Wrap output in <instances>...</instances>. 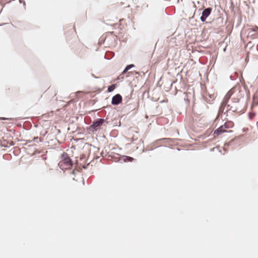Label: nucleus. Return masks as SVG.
Segmentation results:
<instances>
[{"label":"nucleus","instance_id":"obj_1","mask_svg":"<svg viewBox=\"0 0 258 258\" xmlns=\"http://www.w3.org/2000/svg\"><path fill=\"white\" fill-rule=\"evenodd\" d=\"M234 126V123L231 121H227L224 124L221 125L219 127L216 129L213 133L214 138H217L219 136L225 133L231 132L228 129L231 128Z\"/></svg>","mask_w":258,"mask_h":258},{"label":"nucleus","instance_id":"obj_2","mask_svg":"<svg viewBox=\"0 0 258 258\" xmlns=\"http://www.w3.org/2000/svg\"><path fill=\"white\" fill-rule=\"evenodd\" d=\"M73 165L70 157L66 153L62 154L61 160L58 163V166L62 170L70 169Z\"/></svg>","mask_w":258,"mask_h":258},{"label":"nucleus","instance_id":"obj_3","mask_svg":"<svg viewBox=\"0 0 258 258\" xmlns=\"http://www.w3.org/2000/svg\"><path fill=\"white\" fill-rule=\"evenodd\" d=\"M104 119H98L97 120L93 122L91 127L96 131L100 128V126L104 123Z\"/></svg>","mask_w":258,"mask_h":258},{"label":"nucleus","instance_id":"obj_4","mask_svg":"<svg viewBox=\"0 0 258 258\" xmlns=\"http://www.w3.org/2000/svg\"><path fill=\"white\" fill-rule=\"evenodd\" d=\"M231 94L230 93V92H228L226 94V95H225V96L224 97V98L223 99L222 102L221 103V105L220 106L221 110H222V109L223 110L224 109V107L226 106L229 99H230V98L231 97Z\"/></svg>","mask_w":258,"mask_h":258},{"label":"nucleus","instance_id":"obj_5","mask_svg":"<svg viewBox=\"0 0 258 258\" xmlns=\"http://www.w3.org/2000/svg\"><path fill=\"white\" fill-rule=\"evenodd\" d=\"M122 101L121 96L117 94L112 97L111 103L113 105H117L119 104Z\"/></svg>","mask_w":258,"mask_h":258},{"label":"nucleus","instance_id":"obj_6","mask_svg":"<svg viewBox=\"0 0 258 258\" xmlns=\"http://www.w3.org/2000/svg\"><path fill=\"white\" fill-rule=\"evenodd\" d=\"M239 102V100L237 99L236 101L235 102V103H234V106H230L229 105H228L227 106V109L228 110H232L234 112H239L240 111V108L239 107V104H236V103H238Z\"/></svg>","mask_w":258,"mask_h":258},{"label":"nucleus","instance_id":"obj_7","mask_svg":"<svg viewBox=\"0 0 258 258\" xmlns=\"http://www.w3.org/2000/svg\"><path fill=\"white\" fill-rule=\"evenodd\" d=\"M211 12V9L210 8H207L204 10V11L203 12L202 15H203L205 17H208Z\"/></svg>","mask_w":258,"mask_h":258},{"label":"nucleus","instance_id":"obj_8","mask_svg":"<svg viewBox=\"0 0 258 258\" xmlns=\"http://www.w3.org/2000/svg\"><path fill=\"white\" fill-rule=\"evenodd\" d=\"M115 88H116V86L115 84L109 86L108 87V92H111L113 91L115 89Z\"/></svg>","mask_w":258,"mask_h":258},{"label":"nucleus","instance_id":"obj_9","mask_svg":"<svg viewBox=\"0 0 258 258\" xmlns=\"http://www.w3.org/2000/svg\"><path fill=\"white\" fill-rule=\"evenodd\" d=\"M133 67H134V65L133 64H130V65H128L125 68V69L124 70V71H123L122 72V74H124L128 70H129L130 69H131Z\"/></svg>","mask_w":258,"mask_h":258},{"label":"nucleus","instance_id":"obj_10","mask_svg":"<svg viewBox=\"0 0 258 258\" xmlns=\"http://www.w3.org/2000/svg\"><path fill=\"white\" fill-rule=\"evenodd\" d=\"M253 104L256 105L258 103V97L255 96V95L253 96Z\"/></svg>","mask_w":258,"mask_h":258},{"label":"nucleus","instance_id":"obj_11","mask_svg":"<svg viewBox=\"0 0 258 258\" xmlns=\"http://www.w3.org/2000/svg\"><path fill=\"white\" fill-rule=\"evenodd\" d=\"M249 30L251 32H258V27L254 26L253 28H250Z\"/></svg>","mask_w":258,"mask_h":258},{"label":"nucleus","instance_id":"obj_12","mask_svg":"<svg viewBox=\"0 0 258 258\" xmlns=\"http://www.w3.org/2000/svg\"><path fill=\"white\" fill-rule=\"evenodd\" d=\"M207 18V17H205L203 15H202V17H201V20L202 22H204L206 21Z\"/></svg>","mask_w":258,"mask_h":258}]
</instances>
